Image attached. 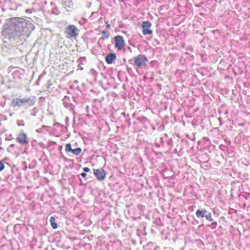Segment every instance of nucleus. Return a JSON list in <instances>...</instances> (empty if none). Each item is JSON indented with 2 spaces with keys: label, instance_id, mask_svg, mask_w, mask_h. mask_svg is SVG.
I'll list each match as a JSON object with an SVG mask.
<instances>
[{
  "label": "nucleus",
  "instance_id": "nucleus-14",
  "mask_svg": "<svg viewBox=\"0 0 250 250\" xmlns=\"http://www.w3.org/2000/svg\"><path fill=\"white\" fill-rule=\"evenodd\" d=\"M101 34L103 35V37H102L103 40L107 39L110 36V34L105 31H103L101 32Z\"/></svg>",
  "mask_w": 250,
  "mask_h": 250
},
{
  "label": "nucleus",
  "instance_id": "nucleus-13",
  "mask_svg": "<svg viewBox=\"0 0 250 250\" xmlns=\"http://www.w3.org/2000/svg\"><path fill=\"white\" fill-rule=\"evenodd\" d=\"M50 222L51 223V227L53 229H56L57 228V224L55 222V218L54 217H51L50 219Z\"/></svg>",
  "mask_w": 250,
  "mask_h": 250
},
{
  "label": "nucleus",
  "instance_id": "nucleus-5",
  "mask_svg": "<svg viewBox=\"0 0 250 250\" xmlns=\"http://www.w3.org/2000/svg\"><path fill=\"white\" fill-rule=\"evenodd\" d=\"M25 103H28L30 105H32L34 104V102L30 98H16L14 99L12 101V104L14 106H20Z\"/></svg>",
  "mask_w": 250,
  "mask_h": 250
},
{
  "label": "nucleus",
  "instance_id": "nucleus-16",
  "mask_svg": "<svg viewBox=\"0 0 250 250\" xmlns=\"http://www.w3.org/2000/svg\"><path fill=\"white\" fill-rule=\"evenodd\" d=\"M4 168V165L3 163L0 161V172L2 171Z\"/></svg>",
  "mask_w": 250,
  "mask_h": 250
},
{
  "label": "nucleus",
  "instance_id": "nucleus-12",
  "mask_svg": "<svg viewBox=\"0 0 250 250\" xmlns=\"http://www.w3.org/2000/svg\"><path fill=\"white\" fill-rule=\"evenodd\" d=\"M207 212L206 210H197L196 212V216L197 217L199 218L200 217H205V214Z\"/></svg>",
  "mask_w": 250,
  "mask_h": 250
},
{
  "label": "nucleus",
  "instance_id": "nucleus-19",
  "mask_svg": "<svg viewBox=\"0 0 250 250\" xmlns=\"http://www.w3.org/2000/svg\"><path fill=\"white\" fill-rule=\"evenodd\" d=\"M106 27L109 28L110 27V25L109 24H107L106 25Z\"/></svg>",
  "mask_w": 250,
  "mask_h": 250
},
{
  "label": "nucleus",
  "instance_id": "nucleus-8",
  "mask_svg": "<svg viewBox=\"0 0 250 250\" xmlns=\"http://www.w3.org/2000/svg\"><path fill=\"white\" fill-rule=\"evenodd\" d=\"M94 174L99 181L104 179L106 176V172L103 168L97 169L94 170Z\"/></svg>",
  "mask_w": 250,
  "mask_h": 250
},
{
  "label": "nucleus",
  "instance_id": "nucleus-2",
  "mask_svg": "<svg viewBox=\"0 0 250 250\" xmlns=\"http://www.w3.org/2000/svg\"><path fill=\"white\" fill-rule=\"evenodd\" d=\"M134 66H137L138 68H141L144 65L146 64L147 62V59L144 54H140L133 58Z\"/></svg>",
  "mask_w": 250,
  "mask_h": 250
},
{
  "label": "nucleus",
  "instance_id": "nucleus-7",
  "mask_svg": "<svg viewBox=\"0 0 250 250\" xmlns=\"http://www.w3.org/2000/svg\"><path fill=\"white\" fill-rule=\"evenodd\" d=\"M11 27H12V25L11 24V21H10V24L5 23L3 26L2 32L3 34L9 35V38L16 37L15 32H13L11 31Z\"/></svg>",
  "mask_w": 250,
  "mask_h": 250
},
{
  "label": "nucleus",
  "instance_id": "nucleus-1",
  "mask_svg": "<svg viewBox=\"0 0 250 250\" xmlns=\"http://www.w3.org/2000/svg\"><path fill=\"white\" fill-rule=\"evenodd\" d=\"M9 21L12 25L15 33V36L17 35L18 33H20L19 37H21L23 35V32L25 31L27 29V26L31 24V22L25 19L20 17H14L9 19Z\"/></svg>",
  "mask_w": 250,
  "mask_h": 250
},
{
  "label": "nucleus",
  "instance_id": "nucleus-3",
  "mask_svg": "<svg viewBox=\"0 0 250 250\" xmlns=\"http://www.w3.org/2000/svg\"><path fill=\"white\" fill-rule=\"evenodd\" d=\"M79 29L74 25H69L65 29V33L68 39L75 38L79 34Z\"/></svg>",
  "mask_w": 250,
  "mask_h": 250
},
{
  "label": "nucleus",
  "instance_id": "nucleus-11",
  "mask_svg": "<svg viewBox=\"0 0 250 250\" xmlns=\"http://www.w3.org/2000/svg\"><path fill=\"white\" fill-rule=\"evenodd\" d=\"M116 58L117 56L115 53H109L105 57V60L107 64H112L114 61H115Z\"/></svg>",
  "mask_w": 250,
  "mask_h": 250
},
{
  "label": "nucleus",
  "instance_id": "nucleus-6",
  "mask_svg": "<svg viewBox=\"0 0 250 250\" xmlns=\"http://www.w3.org/2000/svg\"><path fill=\"white\" fill-rule=\"evenodd\" d=\"M151 23L149 21H144L142 23V33L144 35H151L153 33L150 29Z\"/></svg>",
  "mask_w": 250,
  "mask_h": 250
},
{
  "label": "nucleus",
  "instance_id": "nucleus-18",
  "mask_svg": "<svg viewBox=\"0 0 250 250\" xmlns=\"http://www.w3.org/2000/svg\"><path fill=\"white\" fill-rule=\"evenodd\" d=\"M81 175H82V176L83 178H85L86 177V173L84 172H83L81 174Z\"/></svg>",
  "mask_w": 250,
  "mask_h": 250
},
{
  "label": "nucleus",
  "instance_id": "nucleus-9",
  "mask_svg": "<svg viewBox=\"0 0 250 250\" xmlns=\"http://www.w3.org/2000/svg\"><path fill=\"white\" fill-rule=\"evenodd\" d=\"M65 150L66 152L71 151L76 156L79 155L82 152V149L80 147L72 149L71 145L70 143H68L65 145Z\"/></svg>",
  "mask_w": 250,
  "mask_h": 250
},
{
  "label": "nucleus",
  "instance_id": "nucleus-4",
  "mask_svg": "<svg viewBox=\"0 0 250 250\" xmlns=\"http://www.w3.org/2000/svg\"><path fill=\"white\" fill-rule=\"evenodd\" d=\"M113 42L114 44L115 48L119 51L123 50L125 45V41L123 37L121 35L115 36Z\"/></svg>",
  "mask_w": 250,
  "mask_h": 250
},
{
  "label": "nucleus",
  "instance_id": "nucleus-17",
  "mask_svg": "<svg viewBox=\"0 0 250 250\" xmlns=\"http://www.w3.org/2000/svg\"><path fill=\"white\" fill-rule=\"evenodd\" d=\"M83 171L85 172H89L90 171V169L87 167H85L83 168Z\"/></svg>",
  "mask_w": 250,
  "mask_h": 250
},
{
  "label": "nucleus",
  "instance_id": "nucleus-10",
  "mask_svg": "<svg viewBox=\"0 0 250 250\" xmlns=\"http://www.w3.org/2000/svg\"><path fill=\"white\" fill-rule=\"evenodd\" d=\"M17 141L20 144L23 145L28 143V138L25 133H21L18 135Z\"/></svg>",
  "mask_w": 250,
  "mask_h": 250
},
{
  "label": "nucleus",
  "instance_id": "nucleus-15",
  "mask_svg": "<svg viewBox=\"0 0 250 250\" xmlns=\"http://www.w3.org/2000/svg\"><path fill=\"white\" fill-rule=\"evenodd\" d=\"M205 217H206L207 220H208L209 221H212V218L211 216V214L210 213H208L206 215H205Z\"/></svg>",
  "mask_w": 250,
  "mask_h": 250
}]
</instances>
